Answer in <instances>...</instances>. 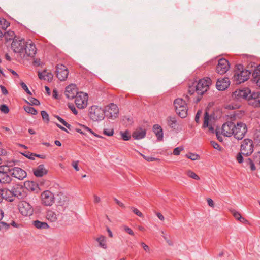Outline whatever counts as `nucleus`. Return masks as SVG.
Masks as SVG:
<instances>
[{
	"instance_id": "obj_45",
	"label": "nucleus",
	"mask_w": 260,
	"mask_h": 260,
	"mask_svg": "<svg viewBox=\"0 0 260 260\" xmlns=\"http://www.w3.org/2000/svg\"><path fill=\"white\" fill-rule=\"evenodd\" d=\"M41 116H42V117L44 121L48 122L49 120V115L47 113V112H45V111H42L41 112Z\"/></svg>"
},
{
	"instance_id": "obj_8",
	"label": "nucleus",
	"mask_w": 260,
	"mask_h": 260,
	"mask_svg": "<svg viewBox=\"0 0 260 260\" xmlns=\"http://www.w3.org/2000/svg\"><path fill=\"white\" fill-rule=\"evenodd\" d=\"M88 100V94L86 93L81 91L76 96L75 102L78 108L83 109L87 107Z\"/></svg>"
},
{
	"instance_id": "obj_9",
	"label": "nucleus",
	"mask_w": 260,
	"mask_h": 260,
	"mask_svg": "<svg viewBox=\"0 0 260 260\" xmlns=\"http://www.w3.org/2000/svg\"><path fill=\"white\" fill-rule=\"evenodd\" d=\"M215 120L213 116L209 115L206 112L204 115V123L203 127L204 128H208V131L210 133H214L215 128Z\"/></svg>"
},
{
	"instance_id": "obj_22",
	"label": "nucleus",
	"mask_w": 260,
	"mask_h": 260,
	"mask_svg": "<svg viewBox=\"0 0 260 260\" xmlns=\"http://www.w3.org/2000/svg\"><path fill=\"white\" fill-rule=\"evenodd\" d=\"M80 126H81V128H75V131L79 133L84 135H86L87 132H89L90 134L93 135L94 136H95L98 138H103L102 136L96 134V133L93 132L90 128H89V127H88L85 125H81Z\"/></svg>"
},
{
	"instance_id": "obj_21",
	"label": "nucleus",
	"mask_w": 260,
	"mask_h": 260,
	"mask_svg": "<svg viewBox=\"0 0 260 260\" xmlns=\"http://www.w3.org/2000/svg\"><path fill=\"white\" fill-rule=\"evenodd\" d=\"M230 81L228 78L218 79L216 82V87L219 90H224L230 85Z\"/></svg>"
},
{
	"instance_id": "obj_56",
	"label": "nucleus",
	"mask_w": 260,
	"mask_h": 260,
	"mask_svg": "<svg viewBox=\"0 0 260 260\" xmlns=\"http://www.w3.org/2000/svg\"><path fill=\"white\" fill-rule=\"evenodd\" d=\"M211 143L212 146L215 149H217V150H220L221 147L218 143H217L216 142H214V141H212Z\"/></svg>"
},
{
	"instance_id": "obj_28",
	"label": "nucleus",
	"mask_w": 260,
	"mask_h": 260,
	"mask_svg": "<svg viewBox=\"0 0 260 260\" xmlns=\"http://www.w3.org/2000/svg\"><path fill=\"white\" fill-rule=\"evenodd\" d=\"M34 226L38 229H47L49 228L48 224L45 222L35 220L33 222Z\"/></svg>"
},
{
	"instance_id": "obj_2",
	"label": "nucleus",
	"mask_w": 260,
	"mask_h": 260,
	"mask_svg": "<svg viewBox=\"0 0 260 260\" xmlns=\"http://www.w3.org/2000/svg\"><path fill=\"white\" fill-rule=\"evenodd\" d=\"M250 74V72L244 69L242 65L237 64L235 66L233 80L236 84H240L248 79Z\"/></svg>"
},
{
	"instance_id": "obj_11",
	"label": "nucleus",
	"mask_w": 260,
	"mask_h": 260,
	"mask_svg": "<svg viewBox=\"0 0 260 260\" xmlns=\"http://www.w3.org/2000/svg\"><path fill=\"white\" fill-rule=\"evenodd\" d=\"M26 42L23 38H15L11 45L12 48L15 52L23 54Z\"/></svg>"
},
{
	"instance_id": "obj_34",
	"label": "nucleus",
	"mask_w": 260,
	"mask_h": 260,
	"mask_svg": "<svg viewBox=\"0 0 260 260\" xmlns=\"http://www.w3.org/2000/svg\"><path fill=\"white\" fill-rule=\"evenodd\" d=\"M250 95L248 96V99H253L254 100V102H255L256 100L260 99V91L256 92H253L249 94Z\"/></svg>"
},
{
	"instance_id": "obj_7",
	"label": "nucleus",
	"mask_w": 260,
	"mask_h": 260,
	"mask_svg": "<svg viewBox=\"0 0 260 260\" xmlns=\"http://www.w3.org/2000/svg\"><path fill=\"white\" fill-rule=\"evenodd\" d=\"M240 151L243 155L249 156L253 151V144L252 140L245 139L241 142Z\"/></svg>"
},
{
	"instance_id": "obj_58",
	"label": "nucleus",
	"mask_w": 260,
	"mask_h": 260,
	"mask_svg": "<svg viewBox=\"0 0 260 260\" xmlns=\"http://www.w3.org/2000/svg\"><path fill=\"white\" fill-rule=\"evenodd\" d=\"M142 155L143 157V158L145 160H147L148 161H153L155 160V158L154 157H150V156H145L144 155H142Z\"/></svg>"
},
{
	"instance_id": "obj_42",
	"label": "nucleus",
	"mask_w": 260,
	"mask_h": 260,
	"mask_svg": "<svg viewBox=\"0 0 260 260\" xmlns=\"http://www.w3.org/2000/svg\"><path fill=\"white\" fill-rule=\"evenodd\" d=\"M103 134L108 136H112L114 134V130L113 129H104Z\"/></svg>"
},
{
	"instance_id": "obj_37",
	"label": "nucleus",
	"mask_w": 260,
	"mask_h": 260,
	"mask_svg": "<svg viewBox=\"0 0 260 260\" xmlns=\"http://www.w3.org/2000/svg\"><path fill=\"white\" fill-rule=\"evenodd\" d=\"M186 157L192 160H199L200 156L197 154L189 153L186 155Z\"/></svg>"
},
{
	"instance_id": "obj_47",
	"label": "nucleus",
	"mask_w": 260,
	"mask_h": 260,
	"mask_svg": "<svg viewBox=\"0 0 260 260\" xmlns=\"http://www.w3.org/2000/svg\"><path fill=\"white\" fill-rule=\"evenodd\" d=\"M252 77H253V81L254 79H258V78L260 77V72L257 71V69L256 68L254 70L252 73Z\"/></svg>"
},
{
	"instance_id": "obj_24",
	"label": "nucleus",
	"mask_w": 260,
	"mask_h": 260,
	"mask_svg": "<svg viewBox=\"0 0 260 260\" xmlns=\"http://www.w3.org/2000/svg\"><path fill=\"white\" fill-rule=\"evenodd\" d=\"M38 76L40 79L47 80L48 82H51L53 77V74L50 72H47L46 70H44L42 72L38 71Z\"/></svg>"
},
{
	"instance_id": "obj_12",
	"label": "nucleus",
	"mask_w": 260,
	"mask_h": 260,
	"mask_svg": "<svg viewBox=\"0 0 260 260\" xmlns=\"http://www.w3.org/2000/svg\"><path fill=\"white\" fill-rule=\"evenodd\" d=\"M41 203L46 206H51L54 202V196L49 190L43 191L41 194Z\"/></svg>"
},
{
	"instance_id": "obj_30",
	"label": "nucleus",
	"mask_w": 260,
	"mask_h": 260,
	"mask_svg": "<svg viewBox=\"0 0 260 260\" xmlns=\"http://www.w3.org/2000/svg\"><path fill=\"white\" fill-rule=\"evenodd\" d=\"M6 190H0V202H2L4 199L9 200V201H13V199H10Z\"/></svg>"
},
{
	"instance_id": "obj_43",
	"label": "nucleus",
	"mask_w": 260,
	"mask_h": 260,
	"mask_svg": "<svg viewBox=\"0 0 260 260\" xmlns=\"http://www.w3.org/2000/svg\"><path fill=\"white\" fill-rule=\"evenodd\" d=\"M184 148L182 146L175 148L173 150V154L174 155H179L181 151L183 150Z\"/></svg>"
},
{
	"instance_id": "obj_20",
	"label": "nucleus",
	"mask_w": 260,
	"mask_h": 260,
	"mask_svg": "<svg viewBox=\"0 0 260 260\" xmlns=\"http://www.w3.org/2000/svg\"><path fill=\"white\" fill-rule=\"evenodd\" d=\"M10 171L12 176L19 180L23 179L27 176L26 172L21 168L18 167H15Z\"/></svg>"
},
{
	"instance_id": "obj_16",
	"label": "nucleus",
	"mask_w": 260,
	"mask_h": 260,
	"mask_svg": "<svg viewBox=\"0 0 260 260\" xmlns=\"http://www.w3.org/2000/svg\"><path fill=\"white\" fill-rule=\"evenodd\" d=\"M229 68L230 64L228 61L224 58H221L218 60L216 71L220 74H223L229 70Z\"/></svg>"
},
{
	"instance_id": "obj_38",
	"label": "nucleus",
	"mask_w": 260,
	"mask_h": 260,
	"mask_svg": "<svg viewBox=\"0 0 260 260\" xmlns=\"http://www.w3.org/2000/svg\"><path fill=\"white\" fill-rule=\"evenodd\" d=\"M24 109L27 113H30L32 115H36L37 113L35 108L29 106L24 107Z\"/></svg>"
},
{
	"instance_id": "obj_55",
	"label": "nucleus",
	"mask_w": 260,
	"mask_h": 260,
	"mask_svg": "<svg viewBox=\"0 0 260 260\" xmlns=\"http://www.w3.org/2000/svg\"><path fill=\"white\" fill-rule=\"evenodd\" d=\"M78 161H73L72 164V166L77 171H79V168L78 167Z\"/></svg>"
},
{
	"instance_id": "obj_31",
	"label": "nucleus",
	"mask_w": 260,
	"mask_h": 260,
	"mask_svg": "<svg viewBox=\"0 0 260 260\" xmlns=\"http://www.w3.org/2000/svg\"><path fill=\"white\" fill-rule=\"evenodd\" d=\"M2 36L5 37V39L7 41L10 40L15 38V34L13 31H8L7 32H4V35H2Z\"/></svg>"
},
{
	"instance_id": "obj_3",
	"label": "nucleus",
	"mask_w": 260,
	"mask_h": 260,
	"mask_svg": "<svg viewBox=\"0 0 260 260\" xmlns=\"http://www.w3.org/2000/svg\"><path fill=\"white\" fill-rule=\"evenodd\" d=\"M176 112L182 118L187 115V106L186 102L181 98L176 99L174 101Z\"/></svg>"
},
{
	"instance_id": "obj_39",
	"label": "nucleus",
	"mask_w": 260,
	"mask_h": 260,
	"mask_svg": "<svg viewBox=\"0 0 260 260\" xmlns=\"http://www.w3.org/2000/svg\"><path fill=\"white\" fill-rule=\"evenodd\" d=\"M0 25L3 28L6 29L10 25V23L4 18H0Z\"/></svg>"
},
{
	"instance_id": "obj_10",
	"label": "nucleus",
	"mask_w": 260,
	"mask_h": 260,
	"mask_svg": "<svg viewBox=\"0 0 260 260\" xmlns=\"http://www.w3.org/2000/svg\"><path fill=\"white\" fill-rule=\"evenodd\" d=\"M104 111L105 115L109 119H114L118 117L119 109L117 106L114 104L107 106Z\"/></svg>"
},
{
	"instance_id": "obj_19",
	"label": "nucleus",
	"mask_w": 260,
	"mask_h": 260,
	"mask_svg": "<svg viewBox=\"0 0 260 260\" xmlns=\"http://www.w3.org/2000/svg\"><path fill=\"white\" fill-rule=\"evenodd\" d=\"M250 93L249 89L244 90H237L233 93L232 97L234 99L240 100L241 99L248 98V95Z\"/></svg>"
},
{
	"instance_id": "obj_32",
	"label": "nucleus",
	"mask_w": 260,
	"mask_h": 260,
	"mask_svg": "<svg viewBox=\"0 0 260 260\" xmlns=\"http://www.w3.org/2000/svg\"><path fill=\"white\" fill-rule=\"evenodd\" d=\"M96 241L98 242L99 245L104 248H106V237L104 236L101 235L99 238L96 239Z\"/></svg>"
},
{
	"instance_id": "obj_35",
	"label": "nucleus",
	"mask_w": 260,
	"mask_h": 260,
	"mask_svg": "<svg viewBox=\"0 0 260 260\" xmlns=\"http://www.w3.org/2000/svg\"><path fill=\"white\" fill-rule=\"evenodd\" d=\"M120 134L122 139L124 141L129 140L131 137V134L128 131H125L124 132H120Z\"/></svg>"
},
{
	"instance_id": "obj_63",
	"label": "nucleus",
	"mask_w": 260,
	"mask_h": 260,
	"mask_svg": "<svg viewBox=\"0 0 260 260\" xmlns=\"http://www.w3.org/2000/svg\"><path fill=\"white\" fill-rule=\"evenodd\" d=\"M252 104L255 107H260V99L256 100L255 102H253Z\"/></svg>"
},
{
	"instance_id": "obj_61",
	"label": "nucleus",
	"mask_w": 260,
	"mask_h": 260,
	"mask_svg": "<svg viewBox=\"0 0 260 260\" xmlns=\"http://www.w3.org/2000/svg\"><path fill=\"white\" fill-rule=\"evenodd\" d=\"M0 88H1V91H2V92L4 94L6 95V94H8V91H7V89H6L4 86H2V85H1V86H0Z\"/></svg>"
},
{
	"instance_id": "obj_50",
	"label": "nucleus",
	"mask_w": 260,
	"mask_h": 260,
	"mask_svg": "<svg viewBox=\"0 0 260 260\" xmlns=\"http://www.w3.org/2000/svg\"><path fill=\"white\" fill-rule=\"evenodd\" d=\"M140 244L146 252H149L150 251V247L144 242H141Z\"/></svg>"
},
{
	"instance_id": "obj_60",
	"label": "nucleus",
	"mask_w": 260,
	"mask_h": 260,
	"mask_svg": "<svg viewBox=\"0 0 260 260\" xmlns=\"http://www.w3.org/2000/svg\"><path fill=\"white\" fill-rule=\"evenodd\" d=\"M207 202H208V204L209 206H210L211 207H214V203L211 199H210V198L208 199Z\"/></svg>"
},
{
	"instance_id": "obj_29",
	"label": "nucleus",
	"mask_w": 260,
	"mask_h": 260,
	"mask_svg": "<svg viewBox=\"0 0 260 260\" xmlns=\"http://www.w3.org/2000/svg\"><path fill=\"white\" fill-rule=\"evenodd\" d=\"M167 124L171 128H175L177 124L176 117L174 116H169L167 118Z\"/></svg>"
},
{
	"instance_id": "obj_46",
	"label": "nucleus",
	"mask_w": 260,
	"mask_h": 260,
	"mask_svg": "<svg viewBox=\"0 0 260 260\" xmlns=\"http://www.w3.org/2000/svg\"><path fill=\"white\" fill-rule=\"evenodd\" d=\"M0 110L2 112L5 114H7L9 112V109L8 107L6 105H2L0 106Z\"/></svg>"
},
{
	"instance_id": "obj_23",
	"label": "nucleus",
	"mask_w": 260,
	"mask_h": 260,
	"mask_svg": "<svg viewBox=\"0 0 260 260\" xmlns=\"http://www.w3.org/2000/svg\"><path fill=\"white\" fill-rule=\"evenodd\" d=\"M59 214L52 209H48L46 211V218L51 222H56L58 217Z\"/></svg>"
},
{
	"instance_id": "obj_54",
	"label": "nucleus",
	"mask_w": 260,
	"mask_h": 260,
	"mask_svg": "<svg viewBox=\"0 0 260 260\" xmlns=\"http://www.w3.org/2000/svg\"><path fill=\"white\" fill-rule=\"evenodd\" d=\"M114 201H115V202L118 205H119L120 207L123 208H124L125 207V205H124V204H123L121 202H120V201H119L117 199H116V198H114Z\"/></svg>"
},
{
	"instance_id": "obj_6",
	"label": "nucleus",
	"mask_w": 260,
	"mask_h": 260,
	"mask_svg": "<svg viewBox=\"0 0 260 260\" xmlns=\"http://www.w3.org/2000/svg\"><path fill=\"white\" fill-rule=\"evenodd\" d=\"M8 196L11 199L13 197H17L18 199H23L26 196L25 188L20 185H16L11 190H6Z\"/></svg>"
},
{
	"instance_id": "obj_13",
	"label": "nucleus",
	"mask_w": 260,
	"mask_h": 260,
	"mask_svg": "<svg viewBox=\"0 0 260 260\" xmlns=\"http://www.w3.org/2000/svg\"><path fill=\"white\" fill-rule=\"evenodd\" d=\"M18 209L20 213L25 216H30L33 213V208L30 204L26 201H21L18 204Z\"/></svg>"
},
{
	"instance_id": "obj_36",
	"label": "nucleus",
	"mask_w": 260,
	"mask_h": 260,
	"mask_svg": "<svg viewBox=\"0 0 260 260\" xmlns=\"http://www.w3.org/2000/svg\"><path fill=\"white\" fill-rule=\"evenodd\" d=\"M186 174L188 177L192 179H194L197 180H200V177H199V176L191 170L187 171Z\"/></svg>"
},
{
	"instance_id": "obj_17",
	"label": "nucleus",
	"mask_w": 260,
	"mask_h": 260,
	"mask_svg": "<svg viewBox=\"0 0 260 260\" xmlns=\"http://www.w3.org/2000/svg\"><path fill=\"white\" fill-rule=\"evenodd\" d=\"M9 170L7 166H0V183H8L11 182V178L7 173Z\"/></svg>"
},
{
	"instance_id": "obj_48",
	"label": "nucleus",
	"mask_w": 260,
	"mask_h": 260,
	"mask_svg": "<svg viewBox=\"0 0 260 260\" xmlns=\"http://www.w3.org/2000/svg\"><path fill=\"white\" fill-rule=\"evenodd\" d=\"M122 228L124 231H125L126 232L128 233L129 235H132V236L134 235V232L129 227L124 225V226H122Z\"/></svg>"
},
{
	"instance_id": "obj_62",
	"label": "nucleus",
	"mask_w": 260,
	"mask_h": 260,
	"mask_svg": "<svg viewBox=\"0 0 260 260\" xmlns=\"http://www.w3.org/2000/svg\"><path fill=\"white\" fill-rule=\"evenodd\" d=\"M196 91V86H190L189 88L188 92L190 94H192L194 92Z\"/></svg>"
},
{
	"instance_id": "obj_15",
	"label": "nucleus",
	"mask_w": 260,
	"mask_h": 260,
	"mask_svg": "<svg viewBox=\"0 0 260 260\" xmlns=\"http://www.w3.org/2000/svg\"><path fill=\"white\" fill-rule=\"evenodd\" d=\"M79 92L76 85L75 84H71L66 87L64 94L68 99H73L76 98Z\"/></svg>"
},
{
	"instance_id": "obj_64",
	"label": "nucleus",
	"mask_w": 260,
	"mask_h": 260,
	"mask_svg": "<svg viewBox=\"0 0 260 260\" xmlns=\"http://www.w3.org/2000/svg\"><path fill=\"white\" fill-rule=\"evenodd\" d=\"M255 138L256 140L260 141V131L255 134Z\"/></svg>"
},
{
	"instance_id": "obj_1",
	"label": "nucleus",
	"mask_w": 260,
	"mask_h": 260,
	"mask_svg": "<svg viewBox=\"0 0 260 260\" xmlns=\"http://www.w3.org/2000/svg\"><path fill=\"white\" fill-rule=\"evenodd\" d=\"M247 132L246 124L242 122L235 124L232 122H228L223 124L222 127V134L226 137L234 136L237 140H241Z\"/></svg>"
},
{
	"instance_id": "obj_18",
	"label": "nucleus",
	"mask_w": 260,
	"mask_h": 260,
	"mask_svg": "<svg viewBox=\"0 0 260 260\" xmlns=\"http://www.w3.org/2000/svg\"><path fill=\"white\" fill-rule=\"evenodd\" d=\"M36 51V48L34 43L31 40L27 41L24 47V53L28 56L33 57L35 55Z\"/></svg>"
},
{
	"instance_id": "obj_52",
	"label": "nucleus",
	"mask_w": 260,
	"mask_h": 260,
	"mask_svg": "<svg viewBox=\"0 0 260 260\" xmlns=\"http://www.w3.org/2000/svg\"><path fill=\"white\" fill-rule=\"evenodd\" d=\"M242 155L243 154L241 151L237 155L236 159L239 163H241L243 162V157Z\"/></svg>"
},
{
	"instance_id": "obj_44",
	"label": "nucleus",
	"mask_w": 260,
	"mask_h": 260,
	"mask_svg": "<svg viewBox=\"0 0 260 260\" xmlns=\"http://www.w3.org/2000/svg\"><path fill=\"white\" fill-rule=\"evenodd\" d=\"M231 213H232L233 216L238 220H240L242 218L241 214L235 210H232Z\"/></svg>"
},
{
	"instance_id": "obj_5",
	"label": "nucleus",
	"mask_w": 260,
	"mask_h": 260,
	"mask_svg": "<svg viewBox=\"0 0 260 260\" xmlns=\"http://www.w3.org/2000/svg\"><path fill=\"white\" fill-rule=\"evenodd\" d=\"M105 111L101 107L98 106H92L89 109V116L90 118L94 121H101L104 119Z\"/></svg>"
},
{
	"instance_id": "obj_14",
	"label": "nucleus",
	"mask_w": 260,
	"mask_h": 260,
	"mask_svg": "<svg viewBox=\"0 0 260 260\" xmlns=\"http://www.w3.org/2000/svg\"><path fill=\"white\" fill-rule=\"evenodd\" d=\"M55 73L58 79L61 81H64L67 79L69 72L65 66L59 64L56 67Z\"/></svg>"
},
{
	"instance_id": "obj_25",
	"label": "nucleus",
	"mask_w": 260,
	"mask_h": 260,
	"mask_svg": "<svg viewBox=\"0 0 260 260\" xmlns=\"http://www.w3.org/2000/svg\"><path fill=\"white\" fill-rule=\"evenodd\" d=\"M146 130L141 127L137 128L133 133V137L136 140H140L144 138L146 136Z\"/></svg>"
},
{
	"instance_id": "obj_49",
	"label": "nucleus",
	"mask_w": 260,
	"mask_h": 260,
	"mask_svg": "<svg viewBox=\"0 0 260 260\" xmlns=\"http://www.w3.org/2000/svg\"><path fill=\"white\" fill-rule=\"evenodd\" d=\"M29 102L31 105H39L40 104V102L34 98H30L29 99Z\"/></svg>"
},
{
	"instance_id": "obj_33",
	"label": "nucleus",
	"mask_w": 260,
	"mask_h": 260,
	"mask_svg": "<svg viewBox=\"0 0 260 260\" xmlns=\"http://www.w3.org/2000/svg\"><path fill=\"white\" fill-rule=\"evenodd\" d=\"M24 185L28 189L31 190H35L37 187V184L32 181H27L25 183Z\"/></svg>"
},
{
	"instance_id": "obj_26",
	"label": "nucleus",
	"mask_w": 260,
	"mask_h": 260,
	"mask_svg": "<svg viewBox=\"0 0 260 260\" xmlns=\"http://www.w3.org/2000/svg\"><path fill=\"white\" fill-rule=\"evenodd\" d=\"M47 173V170L45 169L43 165H39L34 170V174L37 177H42Z\"/></svg>"
},
{
	"instance_id": "obj_40",
	"label": "nucleus",
	"mask_w": 260,
	"mask_h": 260,
	"mask_svg": "<svg viewBox=\"0 0 260 260\" xmlns=\"http://www.w3.org/2000/svg\"><path fill=\"white\" fill-rule=\"evenodd\" d=\"M55 117L58 120L59 122H60L63 125H64L66 127L69 129H71V125L68 124L66 121H65L62 118L58 116H55Z\"/></svg>"
},
{
	"instance_id": "obj_59",
	"label": "nucleus",
	"mask_w": 260,
	"mask_h": 260,
	"mask_svg": "<svg viewBox=\"0 0 260 260\" xmlns=\"http://www.w3.org/2000/svg\"><path fill=\"white\" fill-rule=\"evenodd\" d=\"M254 160L256 162L260 164V152H258L255 155Z\"/></svg>"
},
{
	"instance_id": "obj_41",
	"label": "nucleus",
	"mask_w": 260,
	"mask_h": 260,
	"mask_svg": "<svg viewBox=\"0 0 260 260\" xmlns=\"http://www.w3.org/2000/svg\"><path fill=\"white\" fill-rule=\"evenodd\" d=\"M130 208L132 210V211L137 216L140 217H143V214L138 209L134 207H131Z\"/></svg>"
},
{
	"instance_id": "obj_57",
	"label": "nucleus",
	"mask_w": 260,
	"mask_h": 260,
	"mask_svg": "<svg viewBox=\"0 0 260 260\" xmlns=\"http://www.w3.org/2000/svg\"><path fill=\"white\" fill-rule=\"evenodd\" d=\"M201 114H202V111L199 110L198 111L196 116H195V121L197 122V123H199V120H200V117L201 115Z\"/></svg>"
},
{
	"instance_id": "obj_51",
	"label": "nucleus",
	"mask_w": 260,
	"mask_h": 260,
	"mask_svg": "<svg viewBox=\"0 0 260 260\" xmlns=\"http://www.w3.org/2000/svg\"><path fill=\"white\" fill-rule=\"evenodd\" d=\"M21 85L22 88L29 94L31 95V93L30 90L28 89L27 85L23 82L21 83Z\"/></svg>"
},
{
	"instance_id": "obj_4",
	"label": "nucleus",
	"mask_w": 260,
	"mask_h": 260,
	"mask_svg": "<svg viewBox=\"0 0 260 260\" xmlns=\"http://www.w3.org/2000/svg\"><path fill=\"white\" fill-rule=\"evenodd\" d=\"M211 82V79L208 77L200 80L196 85V92L198 94L202 95L208 90Z\"/></svg>"
},
{
	"instance_id": "obj_27",
	"label": "nucleus",
	"mask_w": 260,
	"mask_h": 260,
	"mask_svg": "<svg viewBox=\"0 0 260 260\" xmlns=\"http://www.w3.org/2000/svg\"><path fill=\"white\" fill-rule=\"evenodd\" d=\"M153 131L156 135L158 140H162L163 138V132L161 126L158 124H155L153 126Z\"/></svg>"
},
{
	"instance_id": "obj_53",
	"label": "nucleus",
	"mask_w": 260,
	"mask_h": 260,
	"mask_svg": "<svg viewBox=\"0 0 260 260\" xmlns=\"http://www.w3.org/2000/svg\"><path fill=\"white\" fill-rule=\"evenodd\" d=\"M247 162L250 165V167L251 168V170H252V171L255 170V167L254 164L252 161V160L248 158L247 159Z\"/></svg>"
}]
</instances>
